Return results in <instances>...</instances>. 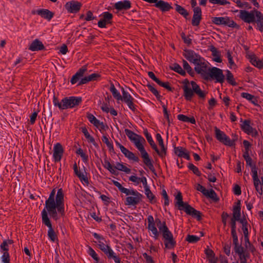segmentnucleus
I'll return each instance as SVG.
<instances>
[{
    "instance_id": "dca6fc26",
    "label": "nucleus",
    "mask_w": 263,
    "mask_h": 263,
    "mask_svg": "<svg viewBox=\"0 0 263 263\" xmlns=\"http://www.w3.org/2000/svg\"><path fill=\"white\" fill-rule=\"evenodd\" d=\"M148 226L147 229L149 231H151L153 235V237L155 239L158 238L159 233L155 226V223L154 222V218L153 216L149 215L147 217Z\"/></svg>"
},
{
    "instance_id": "f8f14e48",
    "label": "nucleus",
    "mask_w": 263,
    "mask_h": 263,
    "mask_svg": "<svg viewBox=\"0 0 263 263\" xmlns=\"http://www.w3.org/2000/svg\"><path fill=\"white\" fill-rule=\"evenodd\" d=\"M102 18L98 23V25L100 28H105L107 24H111L112 14L109 12H104L102 13Z\"/></svg>"
},
{
    "instance_id": "9d476101",
    "label": "nucleus",
    "mask_w": 263,
    "mask_h": 263,
    "mask_svg": "<svg viewBox=\"0 0 263 263\" xmlns=\"http://www.w3.org/2000/svg\"><path fill=\"white\" fill-rule=\"evenodd\" d=\"M183 55L191 63L195 64L202 58L200 55L196 53L194 51L190 49L184 50Z\"/></svg>"
},
{
    "instance_id": "5fc2aeb1",
    "label": "nucleus",
    "mask_w": 263,
    "mask_h": 263,
    "mask_svg": "<svg viewBox=\"0 0 263 263\" xmlns=\"http://www.w3.org/2000/svg\"><path fill=\"white\" fill-rule=\"evenodd\" d=\"M243 144L245 147V152L242 156L250 155L249 151H250V147L251 146V144L248 141L245 140L243 141Z\"/></svg>"
},
{
    "instance_id": "c85d7f7f",
    "label": "nucleus",
    "mask_w": 263,
    "mask_h": 263,
    "mask_svg": "<svg viewBox=\"0 0 263 263\" xmlns=\"http://www.w3.org/2000/svg\"><path fill=\"white\" fill-rule=\"evenodd\" d=\"M241 217V206L240 201L238 200L236 205L233 206V218L236 220H240Z\"/></svg>"
},
{
    "instance_id": "13d9d810",
    "label": "nucleus",
    "mask_w": 263,
    "mask_h": 263,
    "mask_svg": "<svg viewBox=\"0 0 263 263\" xmlns=\"http://www.w3.org/2000/svg\"><path fill=\"white\" fill-rule=\"evenodd\" d=\"M76 154L80 155L81 157L82 158L83 161L84 162H87L88 161V156L83 152V151L82 150V148H79V149H78L76 151Z\"/></svg>"
},
{
    "instance_id": "0e129e2a",
    "label": "nucleus",
    "mask_w": 263,
    "mask_h": 263,
    "mask_svg": "<svg viewBox=\"0 0 263 263\" xmlns=\"http://www.w3.org/2000/svg\"><path fill=\"white\" fill-rule=\"evenodd\" d=\"M10 255L8 252H4L2 256V263H10Z\"/></svg>"
},
{
    "instance_id": "7c9ffc66",
    "label": "nucleus",
    "mask_w": 263,
    "mask_h": 263,
    "mask_svg": "<svg viewBox=\"0 0 263 263\" xmlns=\"http://www.w3.org/2000/svg\"><path fill=\"white\" fill-rule=\"evenodd\" d=\"M156 139L158 142L159 145L161 147V153L160 154V157L161 158H163L165 156V155L166 154V149L167 148L166 147H165V146H164L163 139H162L160 134H157Z\"/></svg>"
},
{
    "instance_id": "4d7b16f0",
    "label": "nucleus",
    "mask_w": 263,
    "mask_h": 263,
    "mask_svg": "<svg viewBox=\"0 0 263 263\" xmlns=\"http://www.w3.org/2000/svg\"><path fill=\"white\" fill-rule=\"evenodd\" d=\"M145 189V194L147 198L149 200L150 202H153V200L155 199V196L150 190L149 187Z\"/></svg>"
},
{
    "instance_id": "20e7f679",
    "label": "nucleus",
    "mask_w": 263,
    "mask_h": 263,
    "mask_svg": "<svg viewBox=\"0 0 263 263\" xmlns=\"http://www.w3.org/2000/svg\"><path fill=\"white\" fill-rule=\"evenodd\" d=\"M126 195H132L133 196H128L126 198L125 204L126 205H136L141 201L142 195L136 190H128V193L125 194Z\"/></svg>"
},
{
    "instance_id": "cd10ccee",
    "label": "nucleus",
    "mask_w": 263,
    "mask_h": 263,
    "mask_svg": "<svg viewBox=\"0 0 263 263\" xmlns=\"http://www.w3.org/2000/svg\"><path fill=\"white\" fill-rule=\"evenodd\" d=\"M248 59L250 60V62L254 66L261 69L263 67V61L260 60L258 59L255 55H249Z\"/></svg>"
},
{
    "instance_id": "052dcab7",
    "label": "nucleus",
    "mask_w": 263,
    "mask_h": 263,
    "mask_svg": "<svg viewBox=\"0 0 263 263\" xmlns=\"http://www.w3.org/2000/svg\"><path fill=\"white\" fill-rule=\"evenodd\" d=\"M188 167L190 170H192L194 174L198 176H200L201 175V173L199 171L198 168L195 166L192 163H189L188 165Z\"/></svg>"
},
{
    "instance_id": "473e14b6",
    "label": "nucleus",
    "mask_w": 263,
    "mask_h": 263,
    "mask_svg": "<svg viewBox=\"0 0 263 263\" xmlns=\"http://www.w3.org/2000/svg\"><path fill=\"white\" fill-rule=\"evenodd\" d=\"M163 241L165 248L168 249H172L174 248L176 245V242L173 236L170 237L169 238L165 239L163 240Z\"/></svg>"
},
{
    "instance_id": "bb28decb",
    "label": "nucleus",
    "mask_w": 263,
    "mask_h": 263,
    "mask_svg": "<svg viewBox=\"0 0 263 263\" xmlns=\"http://www.w3.org/2000/svg\"><path fill=\"white\" fill-rule=\"evenodd\" d=\"M36 13L38 15L48 21H50L54 15V13L48 9H39L36 11Z\"/></svg>"
},
{
    "instance_id": "79ce46f5",
    "label": "nucleus",
    "mask_w": 263,
    "mask_h": 263,
    "mask_svg": "<svg viewBox=\"0 0 263 263\" xmlns=\"http://www.w3.org/2000/svg\"><path fill=\"white\" fill-rule=\"evenodd\" d=\"M110 91L111 92L114 98H115L116 100L118 101L121 100L122 96L120 95V92L116 89L113 84H111L110 87Z\"/></svg>"
},
{
    "instance_id": "5701e85b",
    "label": "nucleus",
    "mask_w": 263,
    "mask_h": 263,
    "mask_svg": "<svg viewBox=\"0 0 263 263\" xmlns=\"http://www.w3.org/2000/svg\"><path fill=\"white\" fill-rule=\"evenodd\" d=\"M254 185L255 187L256 191L260 195H262L263 192V181L262 183L260 182L258 177V174L252 175ZM262 181H263V178L261 177Z\"/></svg>"
},
{
    "instance_id": "4468645a",
    "label": "nucleus",
    "mask_w": 263,
    "mask_h": 263,
    "mask_svg": "<svg viewBox=\"0 0 263 263\" xmlns=\"http://www.w3.org/2000/svg\"><path fill=\"white\" fill-rule=\"evenodd\" d=\"M239 17L245 22L250 23L255 21V14L253 12H249L246 10H240Z\"/></svg>"
},
{
    "instance_id": "6e6d98bb",
    "label": "nucleus",
    "mask_w": 263,
    "mask_h": 263,
    "mask_svg": "<svg viewBox=\"0 0 263 263\" xmlns=\"http://www.w3.org/2000/svg\"><path fill=\"white\" fill-rule=\"evenodd\" d=\"M88 254L91 256V257L96 261L98 262L99 261V258L97 254L96 253L95 250L90 247L88 248Z\"/></svg>"
},
{
    "instance_id": "a18cd8bd",
    "label": "nucleus",
    "mask_w": 263,
    "mask_h": 263,
    "mask_svg": "<svg viewBox=\"0 0 263 263\" xmlns=\"http://www.w3.org/2000/svg\"><path fill=\"white\" fill-rule=\"evenodd\" d=\"M47 235L51 241L54 242L55 240H58V236L52 227L49 228Z\"/></svg>"
},
{
    "instance_id": "f03ea898",
    "label": "nucleus",
    "mask_w": 263,
    "mask_h": 263,
    "mask_svg": "<svg viewBox=\"0 0 263 263\" xmlns=\"http://www.w3.org/2000/svg\"><path fill=\"white\" fill-rule=\"evenodd\" d=\"M175 199L177 200L175 206L178 207V210L184 211L187 215L196 218L198 220H201V213L200 212L195 210L188 203L184 202L183 201L182 194L180 191L178 192L176 195Z\"/></svg>"
},
{
    "instance_id": "7ed1b4c3",
    "label": "nucleus",
    "mask_w": 263,
    "mask_h": 263,
    "mask_svg": "<svg viewBox=\"0 0 263 263\" xmlns=\"http://www.w3.org/2000/svg\"><path fill=\"white\" fill-rule=\"evenodd\" d=\"M205 80H215V82L223 83L224 81V75L222 69L213 67L209 68V72Z\"/></svg>"
},
{
    "instance_id": "e2e57ef3",
    "label": "nucleus",
    "mask_w": 263,
    "mask_h": 263,
    "mask_svg": "<svg viewBox=\"0 0 263 263\" xmlns=\"http://www.w3.org/2000/svg\"><path fill=\"white\" fill-rule=\"evenodd\" d=\"M85 137L86 138L88 142L91 143L96 147H99V145L96 142L95 139L89 134L85 136Z\"/></svg>"
},
{
    "instance_id": "a211bd4d",
    "label": "nucleus",
    "mask_w": 263,
    "mask_h": 263,
    "mask_svg": "<svg viewBox=\"0 0 263 263\" xmlns=\"http://www.w3.org/2000/svg\"><path fill=\"white\" fill-rule=\"evenodd\" d=\"M64 153V149L60 143L55 144L53 147V156L55 161L59 162L61 160Z\"/></svg>"
},
{
    "instance_id": "603ef678",
    "label": "nucleus",
    "mask_w": 263,
    "mask_h": 263,
    "mask_svg": "<svg viewBox=\"0 0 263 263\" xmlns=\"http://www.w3.org/2000/svg\"><path fill=\"white\" fill-rule=\"evenodd\" d=\"M102 140L104 143H105L106 144L107 147L108 148L110 152L114 151L113 144L109 142L108 138L106 135L103 136Z\"/></svg>"
},
{
    "instance_id": "3c124183",
    "label": "nucleus",
    "mask_w": 263,
    "mask_h": 263,
    "mask_svg": "<svg viewBox=\"0 0 263 263\" xmlns=\"http://www.w3.org/2000/svg\"><path fill=\"white\" fill-rule=\"evenodd\" d=\"M183 67L184 70H186L187 73L191 76H193L194 73V71L192 70V68L189 64V63L184 60H183Z\"/></svg>"
},
{
    "instance_id": "f3484780",
    "label": "nucleus",
    "mask_w": 263,
    "mask_h": 263,
    "mask_svg": "<svg viewBox=\"0 0 263 263\" xmlns=\"http://www.w3.org/2000/svg\"><path fill=\"white\" fill-rule=\"evenodd\" d=\"M193 12L192 25L194 26H198L202 19L201 9L199 7H197L193 9Z\"/></svg>"
},
{
    "instance_id": "bf43d9fd",
    "label": "nucleus",
    "mask_w": 263,
    "mask_h": 263,
    "mask_svg": "<svg viewBox=\"0 0 263 263\" xmlns=\"http://www.w3.org/2000/svg\"><path fill=\"white\" fill-rule=\"evenodd\" d=\"M185 240L190 243H196L200 240V238L195 235H188Z\"/></svg>"
},
{
    "instance_id": "423d86ee",
    "label": "nucleus",
    "mask_w": 263,
    "mask_h": 263,
    "mask_svg": "<svg viewBox=\"0 0 263 263\" xmlns=\"http://www.w3.org/2000/svg\"><path fill=\"white\" fill-rule=\"evenodd\" d=\"M212 22L217 25H224L229 27L239 28V26L229 17H213L212 18Z\"/></svg>"
},
{
    "instance_id": "c756f323",
    "label": "nucleus",
    "mask_w": 263,
    "mask_h": 263,
    "mask_svg": "<svg viewBox=\"0 0 263 263\" xmlns=\"http://www.w3.org/2000/svg\"><path fill=\"white\" fill-rule=\"evenodd\" d=\"M121 151L125 155V156L129 159L132 160L135 162H138L139 161V159L137 156H136L133 152L128 151L125 147H121Z\"/></svg>"
},
{
    "instance_id": "4be33fe9",
    "label": "nucleus",
    "mask_w": 263,
    "mask_h": 263,
    "mask_svg": "<svg viewBox=\"0 0 263 263\" xmlns=\"http://www.w3.org/2000/svg\"><path fill=\"white\" fill-rule=\"evenodd\" d=\"M242 156L246 161V165L251 167L252 175L257 174V168L256 166L255 162L253 161L250 155Z\"/></svg>"
},
{
    "instance_id": "49530a36",
    "label": "nucleus",
    "mask_w": 263,
    "mask_h": 263,
    "mask_svg": "<svg viewBox=\"0 0 263 263\" xmlns=\"http://www.w3.org/2000/svg\"><path fill=\"white\" fill-rule=\"evenodd\" d=\"M103 165L104 167L107 169L111 174H116L115 167H113L110 163L107 160H104Z\"/></svg>"
},
{
    "instance_id": "ea45409f",
    "label": "nucleus",
    "mask_w": 263,
    "mask_h": 263,
    "mask_svg": "<svg viewBox=\"0 0 263 263\" xmlns=\"http://www.w3.org/2000/svg\"><path fill=\"white\" fill-rule=\"evenodd\" d=\"M177 118L179 120L183 122H190L192 124L196 123L195 119L193 117L190 118L185 115L180 114L178 115Z\"/></svg>"
},
{
    "instance_id": "774afa93",
    "label": "nucleus",
    "mask_w": 263,
    "mask_h": 263,
    "mask_svg": "<svg viewBox=\"0 0 263 263\" xmlns=\"http://www.w3.org/2000/svg\"><path fill=\"white\" fill-rule=\"evenodd\" d=\"M53 103L55 106L58 107L60 109H62V100L61 102H59L58 98L54 96Z\"/></svg>"
},
{
    "instance_id": "680f3d73",
    "label": "nucleus",
    "mask_w": 263,
    "mask_h": 263,
    "mask_svg": "<svg viewBox=\"0 0 263 263\" xmlns=\"http://www.w3.org/2000/svg\"><path fill=\"white\" fill-rule=\"evenodd\" d=\"M209 1L212 4H218L219 5H226L230 4V3L227 0H209Z\"/></svg>"
},
{
    "instance_id": "393cba45",
    "label": "nucleus",
    "mask_w": 263,
    "mask_h": 263,
    "mask_svg": "<svg viewBox=\"0 0 263 263\" xmlns=\"http://www.w3.org/2000/svg\"><path fill=\"white\" fill-rule=\"evenodd\" d=\"M44 48L43 43L37 39L34 40L29 47V49L32 51L41 50Z\"/></svg>"
},
{
    "instance_id": "9b49d317",
    "label": "nucleus",
    "mask_w": 263,
    "mask_h": 263,
    "mask_svg": "<svg viewBox=\"0 0 263 263\" xmlns=\"http://www.w3.org/2000/svg\"><path fill=\"white\" fill-rule=\"evenodd\" d=\"M250 121L245 120L243 123L241 125V129L248 135H250L253 137H256L258 135V132L256 129L253 128L250 125Z\"/></svg>"
},
{
    "instance_id": "a878e982",
    "label": "nucleus",
    "mask_w": 263,
    "mask_h": 263,
    "mask_svg": "<svg viewBox=\"0 0 263 263\" xmlns=\"http://www.w3.org/2000/svg\"><path fill=\"white\" fill-rule=\"evenodd\" d=\"M156 7L159 8L162 12L168 11L173 7L167 3L162 0H159L158 2L155 4Z\"/></svg>"
},
{
    "instance_id": "412c9836",
    "label": "nucleus",
    "mask_w": 263,
    "mask_h": 263,
    "mask_svg": "<svg viewBox=\"0 0 263 263\" xmlns=\"http://www.w3.org/2000/svg\"><path fill=\"white\" fill-rule=\"evenodd\" d=\"M174 153L179 157H183L188 160H190V156L189 152L185 148H183V147H175Z\"/></svg>"
},
{
    "instance_id": "c03bdc74",
    "label": "nucleus",
    "mask_w": 263,
    "mask_h": 263,
    "mask_svg": "<svg viewBox=\"0 0 263 263\" xmlns=\"http://www.w3.org/2000/svg\"><path fill=\"white\" fill-rule=\"evenodd\" d=\"M236 139L231 140L228 136L225 135L224 139L221 143L224 144L225 145L232 146L235 145Z\"/></svg>"
},
{
    "instance_id": "39448f33",
    "label": "nucleus",
    "mask_w": 263,
    "mask_h": 263,
    "mask_svg": "<svg viewBox=\"0 0 263 263\" xmlns=\"http://www.w3.org/2000/svg\"><path fill=\"white\" fill-rule=\"evenodd\" d=\"M125 133L129 140L134 143L138 150L144 147L142 143L145 142V141L142 136L137 135L128 129H125Z\"/></svg>"
},
{
    "instance_id": "aec40b11",
    "label": "nucleus",
    "mask_w": 263,
    "mask_h": 263,
    "mask_svg": "<svg viewBox=\"0 0 263 263\" xmlns=\"http://www.w3.org/2000/svg\"><path fill=\"white\" fill-rule=\"evenodd\" d=\"M188 84L189 81H187L186 84L182 87L183 90V96L187 101H191L194 95V91L192 87L191 88L189 87Z\"/></svg>"
},
{
    "instance_id": "69168bd1",
    "label": "nucleus",
    "mask_w": 263,
    "mask_h": 263,
    "mask_svg": "<svg viewBox=\"0 0 263 263\" xmlns=\"http://www.w3.org/2000/svg\"><path fill=\"white\" fill-rule=\"evenodd\" d=\"M104 253L109 259H111V258L116 255L110 247Z\"/></svg>"
},
{
    "instance_id": "c9c22d12",
    "label": "nucleus",
    "mask_w": 263,
    "mask_h": 263,
    "mask_svg": "<svg viewBox=\"0 0 263 263\" xmlns=\"http://www.w3.org/2000/svg\"><path fill=\"white\" fill-rule=\"evenodd\" d=\"M170 68L181 76H184L186 74L185 70L177 63L172 64V65L170 66Z\"/></svg>"
},
{
    "instance_id": "8fccbe9b",
    "label": "nucleus",
    "mask_w": 263,
    "mask_h": 263,
    "mask_svg": "<svg viewBox=\"0 0 263 263\" xmlns=\"http://www.w3.org/2000/svg\"><path fill=\"white\" fill-rule=\"evenodd\" d=\"M117 169L119 171H121L124 172L127 174H129L130 173V169L127 167L126 166L121 164L120 163L118 162L115 166V170Z\"/></svg>"
},
{
    "instance_id": "6ab92c4d",
    "label": "nucleus",
    "mask_w": 263,
    "mask_h": 263,
    "mask_svg": "<svg viewBox=\"0 0 263 263\" xmlns=\"http://www.w3.org/2000/svg\"><path fill=\"white\" fill-rule=\"evenodd\" d=\"M114 7L118 11L126 10L130 8L131 3L128 0L120 1L115 3Z\"/></svg>"
},
{
    "instance_id": "6e6552de",
    "label": "nucleus",
    "mask_w": 263,
    "mask_h": 263,
    "mask_svg": "<svg viewBox=\"0 0 263 263\" xmlns=\"http://www.w3.org/2000/svg\"><path fill=\"white\" fill-rule=\"evenodd\" d=\"M195 65V70L197 73L200 74L204 80L209 72L207 64L204 62L203 58H201Z\"/></svg>"
},
{
    "instance_id": "de8ad7c7",
    "label": "nucleus",
    "mask_w": 263,
    "mask_h": 263,
    "mask_svg": "<svg viewBox=\"0 0 263 263\" xmlns=\"http://www.w3.org/2000/svg\"><path fill=\"white\" fill-rule=\"evenodd\" d=\"M234 250L235 253L239 255V257L245 255V253H249L248 252L245 251L243 247L240 245L235 246Z\"/></svg>"
},
{
    "instance_id": "b1692460",
    "label": "nucleus",
    "mask_w": 263,
    "mask_h": 263,
    "mask_svg": "<svg viewBox=\"0 0 263 263\" xmlns=\"http://www.w3.org/2000/svg\"><path fill=\"white\" fill-rule=\"evenodd\" d=\"M191 85L194 91V93H196L200 98H205L206 93L204 91H203L200 89L199 86L195 82L191 81Z\"/></svg>"
},
{
    "instance_id": "864d4df0",
    "label": "nucleus",
    "mask_w": 263,
    "mask_h": 263,
    "mask_svg": "<svg viewBox=\"0 0 263 263\" xmlns=\"http://www.w3.org/2000/svg\"><path fill=\"white\" fill-rule=\"evenodd\" d=\"M112 183L116 187L118 188L119 190L121 192L123 193L124 194L128 193L129 189H127L122 186V185L119 182L115 180H112Z\"/></svg>"
},
{
    "instance_id": "37998d69",
    "label": "nucleus",
    "mask_w": 263,
    "mask_h": 263,
    "mask_svg": "<svg viewBox=\"0 0 263 263\" xmlns=\"http://www.w3.org/2000/svg\"><path fill=\"white\" fill-rule=\"evenodd\" d=\"M176 10L179 14L183 16L185 18H187V17L189 16V13L182 6L176 4Z\"/></svg>"
},
{
    "instance_id": "72a5a7b5",
    "label": "nucleus",
    "mask_w": 263,
    "mask_h": 263,
    "mask_svg": "<svg viewBox=\"0 0 263 263\" xmlns=\"http://www.w3.org/2000/svg\"><path fill=\"white\" fill-rule=\"evenodd\" d=\"M160 233L162 234L163 240L173 236L172 232L169 230L167 226H164L160 229Z\"/></svg>"
},
{
    "instance_id": "1a4fd4ad",
    "label": "nucleus",
    "mask_w": 263,
    "mask_h": 263,
    "mask_svg": "<svg viewBox=\"0 0 263 263\" xmlns=\"http://www.w3.org/2000/svg\"><path fill=\"white\" fill-rule=\"evenodd\" d=\"M121 90L122 96L121 100L124 101L132 110L135 111L136 108L134 103V98L128 92L126 91L123 87Z\"/></svg>"
},
{
    "instance_id": "e433bc0d",
    "label": "nucleus",
    "mask_w": 263,
    "mask_h": 263,
    "mask_svg": "<svg viewBox=\"0 0 263 263\" xmlns=\"http://www.w3.org/2000/svg\"><path fill=\"white\" fill-rule=\"evenodd\" d=\"M13 243V241L12 239H5L0 246L1 249L4 252H8L9 245H12Z\"/></svg>"
},
{
    "instance_id": "2eb2a0df",
    "label": "nucleus",
    "mask_w": 263,
    "mask_h": 263,
    "mask_svg": "<svg viewBox=\"0 0 263 263\" xmlns=\"http://www.w3.org/2000/svg\"><path fill=\"white\" fill-rule=\"evenodd\" d=\"M65 7L68 12L77 13L81 9L82 4L76 1H71L67 2Z\"/></svg>"
},
{
    "instance_id": "f704fd0d",
    "label": "nucleus",
    "mask_w": 263,
    "mask_h": 263,
    "mask_svg": "<svg viewBox=\"0 0 263 263\" xmlns=\"http://www.w3.org/2000/svg\"><path fill=\"white\" fill-rule=\"evenodd\" d=\"M241 96L250 101L254 105H258V101L254 96L247 92H242L241 94Z\"/></svg>"
},
{
    "instance_id": "09e8293b",
    "label": "nucleus",
    "mask_w": 263,
    "mask_h": 263,
    "mask_svg": "<svg viewBox=\"0 0 263 263\" xmlns=\"http://www.w3.org/2000/svg\"><path fill=\"white\" fill-rule=\"evenodd\" d=\"M226 79L227 82L235 86L236 85V83L235 82L233 78V75L231 73V72L230 70H227V74H226Z\"/></svg>"
},
{
    "instance_id": "4c0bfd02",
    "label": "nucleus",
    "mask_w": 263,
    "mask_h": 263,
    "mask_svg": "<svg viewBox=\"0 0 263 263\" xmlns=\"http://www.w3.org/2000/svg\"><path fill=\"white\" fill-rule=\"evenodd\" d=\"M42 221L43 223L47 226L48 228H50L52 227V224L50 222V221L48 217L47 211L45 209H44L42 212Z\"/></svg>"
},
{
    "instance_id": "0eeeda50",
    "label": "nucleus",
    "mask_w": 263,
    "mask_h": 263,
    "mask_svg": "<svg viewBox=\"0 0 263 263\" xmlns=\"http://www.w3.org/2000/svg\"><path fill=\"white\" fill-rule=\"evenodd\" d=\"M82 102L81 97H67L62 99V109L71 108L78 106Z\"/></svg>"
},
{
    "instance_id": "ddd939ff",
    "label": "nucleus",
    "mask_w": 263,
    "mask_h": 263,
    "mask_svg": "<svg viewBox=\"0 0 263 263\" xmlns=\"http://www.w3.org/2000/svg\"><path fill=\"white\" fill-rule=\"evenodd\" d=\"M141 153V157L143 159L144 163L149 168V169L153 173L155 172V169L152 162V160L149 158L148 153L145 151L144 147L139 150Z\"/></svg>"
},
{
    "instance_id": "a19ab883",
    "label": "nucleus",
    "mask_w": 263,
    "mask_h": 263,
    "mask_svg": "<svg viewBox=\"0 0 263 263\" xmlns=\"http://www.w3.org/2000/svg\"><path fill=\"white\" fill-rule=\"evenodd\" d=\"M214 130L215 132L216 138L219 142H221L223 139H224V137L226 135L225 133L223 132L220 130L216 126L214 127Z\"/></svg>"
},
{
    "instance_id": "58836bf2",
    "label": "nucleus",
    "mask_w": 263,
    "mask_h": 263,
    "mask_svg": "<svg viewBox=\"0 0 263 263\" xmlns=\"http://www.w3.org/2000/svg\"><path fill=\"white\" fill-rule=\"evenodd\" d=\"M204 195L212 199L215 202H217L219 200L216 193L213 189H211L210 190H207Z\"/></svg>"
},
{
    "instance_id": "338daca9",
    "label": "nucleus",
    "mask_w": 263,
    "mask_h": 263,
    "mask_svg": "<svg viewBox=\"0 0 263 263\" xmlns=\"http://www.w3.org/2000/svg\"><path fill=\"white\" fill-rule=\"evenodd\" d=\"M158 84L166 89H167L169 91H172L173 90L172 88L170 86V83L168 82H163L161 81L160 80Z\"/></svg>"
},
{
    "instance_id": "2f4dec72",
    "label": "nucleus",
    "mask_w": 263,
    "mask_h": 263,
    "mask_svg": "<svg viewBox=\"0 0 263 263\" xmlns=\"http://www.w3.org/2000/svg\"><path fill=\"white\" fill-rule=\"evenodd\" d=\"M255 16L257 18L256 23L259 27V30L262 32L263 31V14L258 11H255Z\"/></svg>"
},
{
    "instance_id": "f257e3e1",
    "label": "nucleus",
    "mask_w": 263,
    "mask_h": 263,
    "mask_svg": "<svg viewBox=\"0 0 263 263\" xmlns=\"http://www.w3.org/2000/svg\"><path fill=\"white\" fill-rule=\"evenodd\" d=\"M55 194V189H53L50 194L48 199L45 202V206L50 215L54 219L57 217V211L63 215L64 213V193L62 189L58 190L55 201L54 196Z\"/></svg>"
}]
</instances>
